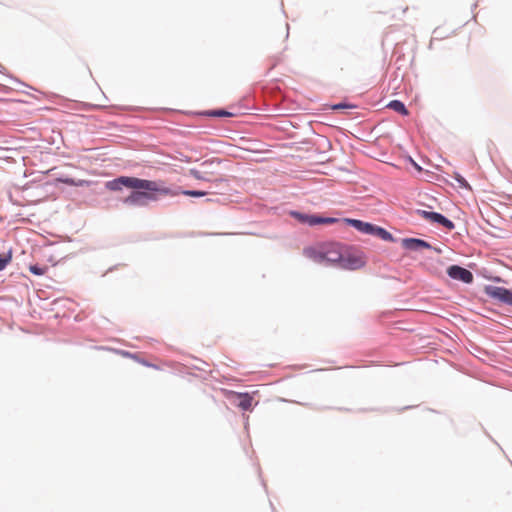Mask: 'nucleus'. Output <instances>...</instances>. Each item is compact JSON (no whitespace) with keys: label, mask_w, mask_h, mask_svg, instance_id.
<instances>
[{"label":"nucleus","mask_w":512,"mask_h":512,"mask_svg":"<svg viewBox=\"0 0 512 512\" xmlns=\"http://www.w3.org/2000/svg\"><path fill=\"white\" fill-rule=\"evenodd\" d=\"M291 216L298 220L300 223L308 224L310 226L318 225V224H333L338 220L332 217H321L317 215H308L300 212L293 211L291 212Z\"/></svg>","instance_id":"7ed1b4c3"},{"label":"nucleus","mask_w":512,"mask_h":512,"mask_svg":"<svg viewBox=\"0 0 512 512\" xmlns=\"http://www.w3.org/2000/svg\"><path fill=\"white\" fill-rule=\"evenodd\" d=\"M412 162H413L414 167H415L418 171H421V170H422V169H421V167H420L417 163H415L414 161H412Z\"/></svg>","instance_id":"412c9836"},{"label":"nucleus","mask_w":512,"mask_h":512,"mask_svg":"<svg viewBox=\"0 0 512 512\" xmlns=\"http://www.w3.org/2000/svg\"><path fill=\"white\" fill-rule=\"evenodd\" d=\"M364 265V261L358 256H343V260L340 264L342 268L355 270Z\"/></svg>","instance_id":"9b49d317"},{"label":"nucleus","mask_w":512,"mask_h":512,"mask_svg":"<svg viewBox=\"0 0 512 512\" xmlns=\"http://www.w3.org/2000/svg\"><path fill=\"white\" fill-rule=\"evenodd\" d=\"M347 222H349L354 228L357 230L366 233V234H374L375 232V226H373L370 223L363 222L361 220L356 219H347Z\"/></svg>","instance_id":"f8f14e48"},{"label":"nucleus","mask_w":512,"mask_h":512,"mask_svg":"<svg viewBox=\"0 0 512 512\" xmlns=\"http://www.w3.org/2000/svg\"><path fill=\"white\" fill-rule=\"evenodd\" d=\"M11 261V255L0 256V271H2L7 264Z\"/></svg>","instance_id":"f3484780"},{"label":"nucleus","mask_w":512,"mask_h":512,"mask_svg":"<svg viewBox=\"0 0 512 512\" xmlns=\"http://www.w3.org/2000/svg\"><path fill=\"white\" fill-rule=\"evenodd\" d=\"M174 191L178 192V195L183 194V195L190 196V197H202L207 194L205 191H196V190H183V191L174 190Z\"/></svg>","instance_id":"4468645a"},{"label":"nucleus","mask_w":512,"mask_h":512,"mask_svg":"<svg viewBox=\"0 0 512 512\" xmlns=\"http://www.w3.org/2000/svg\"><path fill=\"white\" fill-rule=\"evenodd\" d=\"M110 191H120L124 187L133 191L123 199V203L133 207H143L150 201H157L159 196H177L178 192L164 185L163 181H152L137 177L120 176L106 182Z\"/></svg>","instance_id":"f257e3e1"},{"label":"nucleus","mask_w":512,"mask_h":512,"mask_svg":"<svg viewBox=\"0 0 512 512\" xmlns=\"http://www.w3.org/2000/svg\"><path fill=\"white\" fill-rule=\"evenodd\" d=\"M29 270L31 273H33L35 275L42 276L46 273L47 267H40L38 265H30Z\"/></svg>","instance_id":"dca6fc26"},{"label":"nucleus","mask_w":512,"mask_h":512,"mask_svg":"<svg viewBox=\"0 0 512 512\" xmlns=\"http://www.w3.org/2000/svg\"><path fill=\"white\" fill-rule=\"evenodd\" d=\"M213 114L216 115V116H227V115H230L228 112L223 111V110L216 111Z\"/></svg>","instance_id":"a211bd4d"},{"label":"nucleus","mask_w":512,"mask_h":512,"mask_svg":"<svg viewBox=\"0 0 512 512\" xmlns=\"http://www.w3.org/2000/svg\"><path fill=\"white\" fill-rule=\"evenodd\" d=\"M227 397L229 399L237 398L239 400L238 406L244 411H249L252 409L253 397L249 393L229 391L227 392Z\"/></svg>","instance_id":"6e6552de"},{"label":"nucleus","mask_w":512,"mask_h":512,"mask_svg":"<svg viewBox=\"0 0 512 512\" xmlns=\"http://www.w3.org/2000/svg\"><path fill=\"white\" fill-rule=\"evenodd\" d=\"M486 293L493 299H496L508 305H512V291L504 287H487Z\"/></svg>","instance_id":"39448f33"},{"label":"nucleus","mask_w":512,"mask_h":512,"mask_svg":"<svg viewBox=\"0 0 512 512\" xmlns=\"http://www.w3.org/2000/svg\"><path fill=\"white\" fill-rule=\"evenodd\" d=\"M344 107H346V105H344V104H338V105H335V106H334V109H342V108H344Z\"/></svg>","instance_id":"aec40b11"},{"label":"nucleus","mask_w":512,"mask_h":512,"mask_svg":"<svg viewBox=\"0 0 512 512\" xmlns=\"http://www.w3.org/2000/svg\"><path fill=\"white\" fill-rule=\"evenodd\" d=\"M304 254H305L306 257L310 258L311 260H313L316 263H319V264L326 263L325 255H324L325 254L324 245L321 246L318 249H316V248H306L304 250Z\"/></svg>","instance_id":"1a4fd4ad"},{"label":"nucleus","mask_w":512,"mask_h":512,"mask_svg":"<svg viewBox=\"0 0 512 512\" xmlns=\"http://www.w3.org/2000/svg\"><path fill=\"white\" fill-rule=\"evenodd\" d=\"M63 182L69 185H80V183H76L73 179H64Z\"/></svg>","instance_id":"6ab92c4d"},{"label":"nucleus","mask_w":512,"mask_h":512,"mask_svg":"<svg viewBox=\"0 0 512 512\" xmlns=\"http://www.w3.org/2000/svg\"><path fill=\"white\" fill-rule=\"evenodd\" d=\"M387 107L405 116L409 114L404 103L399 100H393L389 102Z\"/></svg>","instance_id":"ddd939ff"},{"label":"nucleus","mask_w":512,"mask_h":512,"mask_svg":"<svg viewBox=\"0 0 512 512\" xmlns=\"http://www.w3.org/2000/svg\"><path fill=\"white\" fill-rule=\"evenodd\" d=\"M447 274L455 280L462 281L464 283H471L473 281V274L458 265H452L447 269Z\"/></svg>","instance_id":"0eeeda50"},{"label":"nucleus","mask_w":512,"mask_h":512,"mask_svg":"<svg viewBox=\"0 0 512 512\" xmlns=\"http://www.w3.org/2000/svg\"><path fill=\"white\" fill-rule=\"evenodd\" d=\"M419 214L424 219H426V220H428L430 222L438 223V224L442 225L443 227H445L448 230H453L454 227H455L454 223L451 220L447 219L446 217H444L440 213L428 212V211H425V210H421V211H419Z\"/></svg>","instance_id":"423d86ee"},{"label":"nucleus","mask_w":512,"mask_h":512,"mask_svg":"<svg viewBox=\"0 0 512 512\" xmlns=\"http://www.w3.org/2000/svg\"><path fill=\"white\" fill-rule=\"evenodd\" d=\"M374 234L380 236L383 240H391L392 239V235L388 231H386L385 229H383L381 227H375Z\"/></svg>","instance_id":"2eb2a0df"},{"label":"nucleus","mask_w":512,"mask_h":512,"mask_svg":"<svg viewBox=\"0 0 512 512\" xmlns=\"http://www.w3.org/2000/svg\"><path fill=\"white\" fill-rule=\"evenodd\" d=\"M402 246L408 250H420L422 248H431L430 244L421 239L406 238L402 240Z\"/></svg>","instance_id":"9d476101"},{"label":"nucleus","mask_w":512,"mask_h":512,"mask_svg":"<svg viewBox=\"0 0 512 512\" xmlns=\"http://www.w3.org/2000/svg\"><path fill=\"white\" fill-rule=\"evenodd\" d=\"M217 159L207 160L201 164V169L192 168L189 174L197 180L206 182H220L223 181L222 177H216L217 173L212 169L214 165H219Z\"/></svg>","instance_id":"f03ea898"},{"label":"nucleus","mask_w":512,"mask_h":512,"mask_svg":"<svg viewBox=\"0 0 512 512\" xmlns=\"http://www.w3.org/2000/svg\"><path fill=\"white\" fill-rule=\"evenodd\" d=\"M324 251L327 264H341L344 255L342 252V246L339 243L325 244Z\"/></svg>","instance_id":"20e7f679"}]
</instances>
